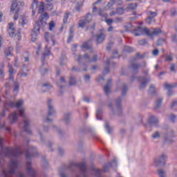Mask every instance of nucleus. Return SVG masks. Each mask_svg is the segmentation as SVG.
Returning <instances> with one entry per match:
<instances>
[{
	"instance_id": "47",
	"label": "nucleus",
	"mask_w": 177,
	"mask_h": 177,
	"mask_svg": "<svg viewBox=\"0 0 177 177\" xmlns=\"http://www.w3.org/2000/svg\"><path fill=\"white\" fill-rule=\"evenodd\" d=\"M171 71H175V65L172 64L171 66Z\"/></svg>"
},
{
	"instance_id": "4",
	"label": "nucleus",
	"mask_w": 177,
	"mask_h": 177,
	"mask_svg": "<svg viewBox=\"0 0 177 177\" xmlns=\"http://www.w3.org/2000/svg\"><path fill=\"white\" fill-rule=\"evenodd\" d=\"M19 166V162L17 160H11V168L8 171V174H6L5 170H3L2 175L4 177H12V175H14L17 167Z\"/></svg>"
},
{
	"instance_id": "8",
	"label": "nucleus",
	"mask_w": 177,
	"mask_h": 177,
	"mask_svg": "<svg viewBox=\"0 0 177 177\" xmlns=\"http://www.w3.org/2000/svg\"><path fill=\"white\" fill-rule=\"evenodd\" d=\"M24 104V100H18L16 102H10V107H17V109H20V107H22Z\"/></svg>"
},
{
	"instance_id": "42",
	"label": "nucleus",
	"mask_w": 177,
	"mask_h": 177,
	"mask_svg": "<svg viewBox=\"0 0 177 177\" xmlns=\"http://www.w3.org/2000/svg\"><path fill=\"white\" fill-rule=\"evenodd\" d=\"M136 8V6L135 4H131L129 7L128 9H135Z\"/></svg>"
},
{
	"instance_id": "60",
	"label": "nucleus",
	"mask_w": 177,
	"mask_h": 177,
	"mask_svg": "<svg viewBox=\"0 0 177 177\" xmlns=\"http://www.w3.org/2000/svg\"><path fill=\"white\" fill-rule=\"evenodd\" d=\"M2 146H3L2 139L0 138V147H2Z\"/></svg>"
},
{
	"instance_id": "54",
	"label": "nucleus",
	"mask_w": 177,
	"mask_h": 177,
	"mask_svg": "<svg viewBox=\"0 0 177 177\" xmlns=\"http://www.w3.org/2000/svg\"><path fill=\"white\" fill-rule=\"evenodd\" d=\"M60 176L61 177H67V176H66V174H64V173H61Z\"/></svg>"
},
{
	"instance_id": "44",
	"label": "nucleus",
	"mask_w": 177,
	"mask_h": 177,
	"mask_svg": "<svg viewBox=\"0 0 177 177\" xmlns=\"http://www.w3.org/2000/svg\"><path fill=\"white\" fill-rule=\"evenodd\" d=\"M15 92H17V91H19V84H16L15 86V89H14Z\"/></svg>"
},
{
	"instance_id": "48",
	"label": "nucleus",
	"mask_w": 177,
	"mask_h": 177,
	"mask_svg": "<svg viewBox=\"0 0 177 177\" xmlns=\"http://www.w3.org/2000/svg\"><path fill=\"white\" fill-rule=\"evenodd\" d=\"M127 50H128V52H133V48H132L131 47H127Z\"/></svg>"
},
{
	"instance_id": "46",
	"label": "nucleus",
	"mask_w": 177,
	"mask_h": 177,
	"mask_svg": "<svg viewBox=\"0 0 177 177\" xmlns=\"http://www.w3.org/2000/svg\"><path fill=\"white\" fill-rule=\"evenodd\" d=\"M126 92H127V86H124V88H123V90H122V95H124Z\"/></svg>"
},
{
	"instance_id": "57",
	"label": "nucleus",
	"mask_w": 177,
	"mask_h": 177,
	"mask_svg": "<svg viewBox=\"0 0 177 177\" xmlns=\"http://www.w3.org/2000/svg\"><path fill=\"white\" fill-rule=\"evenodd\" d=\"M84 80H85L86 81H88V80H89V76H88V75H86V76L84 77Z\"/></svg>"
},
{
	"instance_id": "25",
	"label": "nucleus",
	"mask_w": 177,
	"mask_h": 177,
	"mask_svg": "<svg viewBox=\"0 0 177 177\" xmlns=\"http://www.w3.org/2000/svg\"><path fill=\"white\" fill-rule=\"evenodd\" d=\"M13 50V48L10 47L8 48H7L5 50V55L6 56H10V55H12V51Z\"/></svg>"
},
{
	"instance_id": "43",
	"label": "nucleus",
	"mask_w": 177,
	"mask_h": 177,
	"mask_svg": "<svg viewBox=\"0 0 177 177\" xmlns=\"http://www.w3.org/2000/svg\"><path fill=\"white\" fill-rule=\"evenodd\" d=\"M19 115L24 118L26 117V114L24 113V111H20L19 112Z\"/></svg>"
},
{
	"instance_id": "31",
	"label": "nucleus",
	"mask_w": 177,
	"mask_h": 177,
	"mask_svg": "<svg viewBox=\"0 0 177 177\" xmlns=\"http://www.w3.org/2000/svg\"><path fill=\"white\" fill-rule=\"evenodd\" d=\"M104 92L106 95L110 93V85L107 84L104 86Z\"/></svg>"
},
{
	"instance_id": "58",
	"label": "nucleus",
	"mask_w": 177,
	"mask_h": 177,
	"mask_svg": "<svg viewBox=\"0 0 177 177\" xmlns=\"http://www.w3.org/2000/svg\"><path fill=\"white\" fill-rule=\"evenodd\" d=\"M167 60H172V57L168 56V57H167Z\"/></svg>"
},
{
	"instance_id": "17",
	"label": "nucleus",
	"mask_w": 177,
	"mask_h": 177,
	"mask_svg": "<svg viewBox=\"0 0 177 177\" xmlns=\"http://www.w3.org/2000/svg\"><path fill=\"white\" fill-rule=\"evenodd\" d=\"M75 167H77V168L82 170V172H85V171H86V165L85 164V162H81L75 165Z\"/></svg>"
},
{
	"instance_id": "63",
	"label": "nucleus",
	"mask_w": 177,
	"mask_h": 177,
	"mask_svg": "<svg viewBox=\"0 0 177 177\" xmlns=\"http://www.w3.org/2000/svg\"><path fill=\"white\" fill-rule=\"evenodd\" d=\"M116 103H117V104H120V103H121V100H116Z\"/></svg>"
},
{
	"instance_id": "28",
	"label": "nucleus",
	"mask_w": 177,
	"mask_h": 177,
	"mask_svg": "<svg viewBox=\"0 0 177 177\" xmlns=\"http://www.w3.org/2000/svg\"><path fill=\"white\" fill-rule=\"evenodd\" d=\"M105 129H106L108 133H111V131H113L111 127H110V126L109 125L108 122L105 123Z\"/></svg>"
},
{
	"instance_id": "20",
	"label": "nucleus",
	"mask_w": 177,
	"mask_h": 177,
	"mask_svg": "<svg viewBox=\"0 0 177 177\" xmlns=\"http://www.w3.org/2000/svg\"><path fill=\"white\" fill-rule=\"evenodd\" d=\"M8 69H9V73H10V79L12 80L13 77H12V75H13V74H15V71L13 70V67L12 64H8Z\"/></svg>"
},
{
	"instance_id": "24",
	"label": "nucleus",
	"mask_w": 177,
	"mask_h": 177,
	"mask_svg": "<svg viewBox=\"0 0 177 177\" xmlns=\"http://www.w3.org/2000/svg\"><path fill=\"white\" fill-rule=\"evenodd\" d=\"M161 34V30L160 28L155 29L153 32L151 33V37H154L156 35H160Z\"/></svg>"
},
{
	"instance_id": "39",
	"label": "nucleus",
	"mask_w": 177,
	"mask_h": 177,
	"mask_svg": "<svg viewBox=\"0 0 177 177\" xmlns=\"http://www.w3.org/2000/svg\"><path fill=\"white\" fill-rule=\"evenodd\" d=\"M170 120H171V122H175V120H176V116L171 115L170 117Z\"/></svg>"
},
{
	"instance_id": "52",
	"label": "nucleus",
	"mask_w": 177,
	"mask_h": 177,
	"mask_svg": "<svg viewBox=\"0 0 177 177\" xmlns=\"http://www.w3.org/2000/svg\"><path fill=\"white\" fill-rule=\"evenodd\" d=\"M145 43H146V41H145V40L140 41V42H139L140 45H145Z\"/></svg>"
},
{
	"instance_id": "62",
	"label": "nucleus",
	"mask_w": 177,
	"mask_h": 177,
	"mask_svg": "<svg viewBox=\"0 0 177 177\" xmlns=\"http://www.w3.org/2000/svg\"><path fill=\"white\" fill-rule=\"evenodd\" d=\"M108 31H113V28H112V26H110V27L108 28Z\"/></svg>"
},
{
	"instance_id": "10",
	"label": "nucleus",
	"mask_w": 177,
	"mask_h": 177,
	"mask_svg": "<svg viewBox=\"0 0 177 177\" xmlns=\"http://www.w3.org/2000/svg\"><path fill=\"white\" fill-rule=\"evenodd\" d=\"M89 21H92V15L91 14L87 15L85 21H80L79 27L84 28V27H85V26H86V24L89 23Z\"/></svg>"
},
{
	"instance_id": "56",
	"label": "nucleus",
	"mask_w": 177,
	"mask_h": 177,
	"mask_svg": "<svg viewBox=\"0 0 177 177\" xmlns=\"http://www.w3.org/2000/svg\"><path fill=\"white\" fill-rule=\"evenodd\" d=\"M2 16H3V14L0 12V21H2Z\"/></svg>"
},
{
	"instance_id": "34",
	"label": "nucleus",
	"mask_w": 177,
	"mask_h": 177,
	"mask_svg": "<svg viewBox=\"0 0 177 177\" xmlns=\"http://www.w3.org/2000/svg\"><path fill=\"white\" fill-rule=\"evenodd\" d=\"M70 14L68 12H66L64 17L63 21L64 23H67V20H68V16Z\"/></svg>"
},
{
	"instance_id": "13",
	"label": "nucleus",
	"mask_w": 177,
	"mask_h": 177,
	"mask_svg": "<svg viewBox=\"0 0 177 177\" xmlns=\"http://www.w3.org/2000/svg\"><path fill=\"white\" fill-rule=\"evenodd\" d=\"M17 118H18L17 112H15L10 114L8 117V120L11 124L16 122V121H17Z\"/></svg>"
},
{
	"instance_id": "9",
	"label": "nucleus",
	"mask_w": 177,
	"mask_h": 177,
	"mask_svg": "<svg viewBox=\"0 0 177 177\" xmlns=\"http://www.w3.org/2000/svg\"><path fill=\"white\" fill-rule=\"evenodd\" d=\"M30 151H31L32 153H30L29 151H27L26 153V158L28 160V158H31V157H34L36 154H38V152L37 151V148L32 147L30 148Z\"/></svg>"
},
{
	"instance_id": "1",
	"label": "nucleus",
	"mask_w": 177,
	"mask_h": 177,
	"mask_svg": "<svg viewBox=\"0 0 177 177\" xmlns=\"http://www.w3.org/2000/svg\"><path fill=\"white\" fill-rule=\"evenodd\" d=\"M45 3L42 1L38 3L37 1H34L32 4V15L34 16L37 12V9L39 8V13L40 14L39 20L40 23H42L44 20H48L49 19V15L46 12L44 13L45 10ZM44 13V14H42Z\"/></svg>"
},
{
	"instance_id": "15",
	"label": "nucleus",
	"mask_w": 177,
	"mask_h": 177,
	"mask_svg": "<svg viewBox=\"0 0 177 177\" xmlns=\"http://www.w3.org/2000/svg\"><path fill=\"white\" fill-rule=\"evenodd\" d=\"M24 131L25 132H27V133H29V135L32 133L31 130H30V122H28V120L24 121Z\"/></svg>"
},
{
	"instance_id": "3",
	"label": "nucleus",
	"mask_w": 177,
	"mask_h": 177,
	"mask_svg": "<svg viewBox=\"0 0 177 177\" xmlns=\"http://www.w3.org/2000/svg\"><path fill=\"white\" fill-rule=\"evenodd\" d=\"M21 154H23V152H21L20 147L12 148L8 147L6 148V156L7 157H19Z\"/></svg>"
},
{
	"instance_id": "38",
	"label": "nucleus",
	"mask_w": 177,
	"mask_h": 177,
	"mask_svg": "<svg viewBox=\"0 0 177 177\" xmlns=\"http://www.w3.org/2000/svg\"><path fill=\"white\" fill-rule=\"evenodd\" d=\"M117 13H118V15H122V13H124V9H122V8L118 9Z\"/></svg>"
},
{
	"instance_id": "22",
	"label": "nucleus",
	"mask_w": 177,
	"mask_h": 177,
	"mask_svg": "<svg viewBox=\"0 0 177 177\" xmlns=\"http://www.w3.org/2000/svg\"><path fill=\"white\" fill-rule=\"evenodd\" d=\"M51 88L52 86H50V84H43L41 86L43 92H46V91H49V89Z\"/></svg>"
},
{
	"instance_id": "12",
	"label": "nucleus",
	"mask_w": 177,
	"mask_h": 177,
	"mask_svg": "<svg viewBox=\"0 0 177 177\" xmlns=\"http://www.w3.org/2000/svg\"><path fill=\"white\" fill-rule=\"evenodd\" d=\"M164 88H165V89H167V91H168L167 95L169 96H171L172 91H171V89H172V88H175V86L174 84H169L168 83H165Z\"/></svg>"
},
{
	"instance_id": "64",
	"label": "nucleus",
	"mask_w": 177,
	"mask_h": 177,
	"mask_svg": "<svg viewBox=\"0 0 177 177\" xmlns=\"http://www.w3.org/2000/svg\"><path fill=\"white\" fill-rule=\"evenodd\" d=\"M19 177H24V174H19Z\"/></svg>"
},
{
	"instance_id": "23",
	"label": "nucleus",
	"mask_w": 177,
	"mask_h": 177,
	"mask_svg": "<svg viewBox=\"0 0 177 177\" xmlns=\"http://www.w3.org/2000/svg\"><path fill=\"white\" fill-rule=\"evenodd\" d=\"M104 35H101L97 37V43L102 44L104 41Z\"/></svg>"
},
{
	"instance_id": "53",
	"label": "nucleus",
	"mask_w": 177,
	"mask_h": 177,
	"mask_svg": "<svg viewBox=\"0 0 177 177\" xmlns=\"http://www.w3.org/2000/svg\"><path fill=\"white\" fill-rule=\"evenodd\" d=\"M84 102H86L87 103H89V98H88V97H84Z\"/></svg>"
},
{
	"instance_id": "29",
	"label": "nucleus",
	"mask_w": 177,
	"mask_h": 177,
	"mask_svg": "<svg viewBox=\"0 0 177 177\" xmlns=\"http://www.w3.org/2000/svg\"><path fill=\"white\" fill-rule=\"evenodd\" d=\"M50 103H52V100H48V110H50V111H53V110H55V108L52 106V104H50Z\"/></svg>"
},
{
	"instance_id": "27",
	"label": "nucleus",
	"mask_w": 177,
	"mask_h": 177,
	"mask_svg": "<svg viewBox=\"0 0 177 177\" xmlns=\"http://www.w3.org/2000/svg\"><path fill=\"white\" fill-rule=\"evenodd\" d=\"M27 171H28V174H31V175L32 176H35V175H37V173H35V171H34V170H32V168H31V167H28L27 168Z\"/></svg>"
},
{
	"instance_id": "16",
	"label": "nucleus",
	"mask_w": 177,
	"mask_h": 177,
	"mask_svg": "<svg viewBox=\"0 0 177 177\" xmlns=\"http://www.w3.org/2000/svg\"><path fill=\"white\" fill-rule=\"evenodd\" d=\"M149 124L157 125L158 124V119L156 116H151L148 120Z\"/></svg>"
},
{
	"instance_id": "30",
	"label": "nucleus",
	"mask_w": 177,
	"mask_h": 177,
	"mask_svg": "<svg viewBox=\"0 0 177 177\" xmlns=\"http://www.w3.org/2000/svg\"><path fill=\"white\" fill-rule=\"evenodd\" d=\"M103 115V112L102 111H97L96 113V118L97 120H102V115Z\"/></svg>"
},
{
	"instance_id": "61",
	"label": "nucleus",
	"mask_w": 177,
	"mask_h": 177,
	"mask_svg": "<svg viewBox=\"0 0 177 177\" xmlns=\"http://www.w3.org/2000/svg\"><path fill=\"white\" fill-rule=\"evenodd\" d=\"M72 38H73V36H71V35L69 36L68 42H70V41H71Z\"/></svg>"
},
{
	"instance_id": "36",
	"label": "nucleus",
	"mask_w": 177,
	"mask_h": 177,
	"mask_svg": "<svg viewBox=\"0 0 177 177\" xmlns=\"http://www.w3.org/2000/svg\"><path fill=\"white\" fill-rule=\"evenodd\" d=\"M159 53H160V51H158V50H157V49L153 50L152 52V55L153 56H158Z\"/></svg>"
},
{
	"instance_id": "26",
	"label": "nucleus",
	"mask_w": 177,
	"mask_h": 177,
	"mask_svg": "<svg viewBox=\"0 0 177 177\" xmlns=\"http://www.w3.org/2000/svg\"><path fill=\"white\" fill-rule=\"evenodd\" d=\"M161 103H162V99L161 98L158 99L156 102V105H155L156 109H158V107L161 106Z\"/></svg>"
},
{
	"instance_id": "19",
	"label": "nucleus",
	"mask_w": 177,
	"mask_h": 177,
	"mask_svg": "<svg viewBox=\"0 0 177 177\" xmlns=\"http://www.w3.org/2000/svg\"><path fill=\"white\" fill-rule=\"evenodd\" d=\"M19 23L22 24V26H26L27 24V18L25 16H20L19 17Z\"/></svg>"
},
{
	"instance_id": "11",
	"label": "nucleus",
	"mask_w": 177,
	"mask_h": 177,
	"mask_svg": "<svg viewBox=\"0 0 177 177\" xmlns=\"http://www.w3.org/2000/svg\"><path fill=\"white\" fill-rule=\"evenodd\" d=\"M148 19H147V24H151L152 21H154V17H156L157 16V13L156 12H153L151 11H149L148 12Z\"/></svg>"
},
{
	"instance_id": "2",
	"label": "nucleus",
	"mask_w": 177,
	"mask_h": 177,
	"mask_svg": "<svg viewBox=\"0 0 177 177\" xmlns=\"http://www.w3.org/2000/svg\"><path fill=\"white\" fill-rule=\"evenodd\" d=\"M21 6H24V3L21 1H14L11 5V8H10V13H15L14 15V20H17L19 19V15H21V13L20 12V9L21 8Z\"/></svg>"
},
{
	"instance_id": "18",
	"label": "nucleus",
	"mask_w": 177,
	"mask_h": 177,
	"mask_svg": "<svg viewBox=\"0 0 177 177\" xmlns=\"http://www.w3.org/2000/svg\"><path fill=\"white\" fill-rule=\"evenodd\" d=\"M165 155H161L160 157V160H156L155 162L157 165H159V164H161V162H163V165H165Z\"/></svg>"
},
{
	"instance_id": "40",
	"label": "nucleus",
	"mask_w": 177,
	"mask_h": 177,
	"mask_svg": "<svg viewBox=\"0 0 177 177\" xmlns=\"http://www.w3.org/2000/svg\"><path fill=\"white\" fill-rule=\"evenodd\" d=\"M44 38L47 41H49V33L46 32L44 35Z\"/></svg>"
},
{
	"instance_id": "7",
	"label": "nucleus",
	"mask_w": 177,
	"mask_h": 177,
	"mask_svg": "<svg viewBox=\"0 0 177 177\" xmlns=\"http://www.w3.org/2000/svg\"><path fill=\"white\" fill-rule=\"evenodd\" d=\"M40 30H41V26H39V24H38V23H35V28L32 32V41L33 42H35V41H37V37H38V35H39Z\"/></svg>"
},
{
	"instance_id": "55",
	"label": "nucleus",
	"mask_w": 177,
	"mask_h": 177,
	"mask_svg": "<svg viewBox=\"0 0 177 177\" xmlns=\"http://www.w3.org/2000/svg\"><path fill=\"white\" fill-rule=\"evenodd\" d=\"M66 80L64 79V77H61V80L60 82H65Z\"/></svg>"
},
{
	"instance_id": "32",
	"label": "nucleus",
	"mask_w": 177,
	"mask_h": 177,
	"mask_svg": "<svg viewBox=\"0 0 177 177\" xmlns=\"http://www.w3.org/2000/svg\"><path fill=\"white\" fill-rule=\"evenodd\" d=\"M5 67V65H3V64H1L0 65V75H1V77H3V68Z\"/></svg>"
},
{
	"instance_id": "45",
	"label": "nucleus",
	"mask_w": 177,
	"mask_h": 177,
	"mask_svg": "<svg viewBox=\"0 0 177 177\" xmlns=\"http://www.w3.org/2000/svg\"><path fill=\"white\" fill-rule=\"evenodd\" d=\"M82 47H83L84 49H88V43H84Z\"/></svg>"
},
{
	"instance_id": "59",
	"label": "nucleus",
	"mask_w": 177,
	"mask_h": 177,
	"mask_svg": "<svg viewBox=\"0 0 177 177\" xmlns=\"http://www.w3.org/2000/svg\"><path fill=\"white\" fill-rule=\"evenodd\" d=\"M96 60H97V56L95 55L93 59V62H96Z\"/></svg>"
},
{
	"instance_id": "51",
	"label": "nucleus",
	"mask_w": 177,
	"mask_h": 177,
	"mask_svg": "<svg viewBox=\"0 0 177 177\" xmlns=\"http://www.w3.org/2000/svg\"><path fill=\"white\" fill-rule=\"evenodd\" d=\"M172 39H173V41H177V36L176 35H173L172 36Z\"/></svg>"
},
{
	"instance_id": "35",
	"label": "nucleus",
	"mask_w": 177,
	"mask_h": 177,
	"mask_svg": "<svg viewBox=\"0 0 177 177\" xmlns=\"http://www.w3.org/2000/svg\"><path fill=\"white\" fill-rule=\"evenodd\" d=\"M153 139H157V138H160V133L158 131L155 132V133L152 136Z\"/></svg>"
},
{
	"instance_id": "50",
	"label": "nucleus",
	"mask_w": 177,
	"mask_h": 177,
	"mask_svg": "<svg viewBox=\"0 0 177 177\" xmlns=\"http://www.w3.org/2000/svg\"><path fill=\"white\" fill-rule=\"evenodd\" d=\"M45 122H52V119H49L48 118H47L45 120Z\"/></svg>"
},
{
	"instance_id": "49",
	"label": "nucleus",
	"mask_w": 177,
	"mask_h": 177,
	"mask_svg": "<svg viewBox=\"0 0 177 177\" xmlns=\"http://www.w3.org/2000/svg\"><path fill=\"white\" fill-rule=\"evenodd\" d=\"M68 121H70V116L68 115V117L66 118H65V122L67 124L68 122Z\"/></svg>"
},
{
	"instance_id": "5",
	"label": "nucleus",
	"mask_w": 177,
	"mask_h": 177,
	"mask_svg": "<svg viewBox=\"0 0 177 177\" xmlns=\"http://www.w3.org/2000/svg\"><path fill=\"white\" fill-rule=\"evenodd\" d=\"M8 33L10 35V37H14L15 38V39H17L18 41H20V39H21V36H20V33L16 34L15 24L13 23L9 24Z\"/></svg>"
},
{
	"instance_id": "37",
	"label": "nucleus",
	"mask_w": 177,
	"mask_h": 177,
	"mask_svg": "<svg viewBox=\"0 0 177 177\" xmlns=\"http://www.w3.org/2000/svg\"><path fill=\"white\" fill-rule=\"evenodd\" d=\"M70 85H74L75 84V81L74 80V77H71L69 81Z\"/></svg>"
},
{
	"instance_id": "41",
	"label": "nucleus",
	"mask_w": 177,
	"mask_h": 177,
	"mask_svg": "<svg viewBox=\"0 0 177 177\" xmlns=\"http://www.w3.org/2000/svg\"><path fill=\"white\" fill-rule=\"evenodd\" d=\"M106 23L108 24V26H110L113 23V19H106Z\"/></svg>"
},
{
	"instance_id": "6",
	"label": "nucleus",
	"mask_w": 177,
	"mask_h": 177,
	"mask_svg": "<svg viewBox=\"0 0 177 177\" xmlns=\"http://www.w3.org/2000/svg\"><path fill=\"white\" fill-rule=\"evenodd\" d=\"M133 34L136 37H140L142 34H146L147 35H150V30L147 28L139 27L138 30L133 31Z\"/></svg>"
},
{
	"instance_id": "14",
	"label": "nucleus",
	"mask_w": 177,
	"mask_h": 177,
	"mask_svg": "<svg viewBox=\"0 0 177 177\" xmlns=\"http://www.w3.org/2000/svg\"><path fill=\"white\" fill-rule=\"evenodd\" d=\"M109 165H105L103 167V169H96L95 170V174H97V175H100L101 174H103V172H109Z\"/></svg>"
},
{
	"instance_id": "21",
	"label": "nucleus",
	"mask_w": 177,
	"mask_h": 177,
	"mask_svg": "<svg viewBox=\"0 0 177 177\" xmlns=\"http://www.w3.org/2000/svg\"><path fill=\"white\" fill-rule=\"evenodd\" d=\"M55 27H56V22H55L54 21H51L48 24L49 31H53V30H55Z\"/></svg>"
},
{
	"instance_id": "33",
	"label": "nucleus",
	"mask_w": 177,
	"mask_h": 177,
	"mask_svg": "<svg viewBox=\"0 0 177 177\" xmlns=\"http://www.w3.org/2000/svg\"><path fill=\"white\" fill-rule=\"evenodd\" d=\"M158 174L160 177H165V172L161 169L158 170Z\"/></svg>"
}]
</instances>
